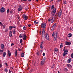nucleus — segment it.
Instances as JSON below:
<instances>
[{
    "label": "nucleus",
    "instance_id": "1",
    "mask_svg": "<svg viewBox=\"0 0 73 73\" xmlns=\"http://www.w3.org/2000/svg\"><path fill=\"white\" fill-rule=\"evenodd\" d=\"M45 27H46V23H42L41 24V28L43 29L42 31H45Z\"/></svg>",
    "mask_w": 73,
    "mask_h": 73
},
{
    "label": "nucleus",
    "instance_id": "2",
    "mask_svg": "<svg viewBox=\"0 0 73 73\" xmlns=\"http://www.w3.org/2000/svg\"><path fill=\"white\" fill-rule=\"evenodd\" d=\"M52 36L54 37V41H55L56 40V39L57 38V33H55L54 34L53 33L52 34Z\"/></svg>",
    "mask_w": 73,
    "mask_h": 73
},
{
    "label": "nucleus",
    "instance_id": "3",
    "mask_svg": "<svg viewBox=\"0 0 73 73\" xmlns=\"http://www.w3.org/2000/svg\"><path fill=\"white\" fill-rule=\"evenodd\" d=\"M63 51H64V52L63 53V57L65 56L68 53V50H66L65 49V47H64V48Z\"/></svg>",
    "mask_w": 73,
    "mask_h": 73
},
{
    "label": "nucleus",
    "instance_id": "4",
    "mask_svg": "<svg viewBox=\"0 0 73 73\" xmlns=\"http://www.w3.org/2000/svg\"><path fill=\"white\" fill-rule=\"evenodd\" d=\"M45 60H46V58L45 57H44L43 58V60H42L41 63V65H43L44 64V62H45Z\"/></svg>",
    "mask_w": 73,
    "mask_h": 73
},
{
    "label": "nucleus",
    "instance_id": "5",
    "mask_svg": "<svg viewBox=\"0 0 73 73\" xmlns=\"http://www.w3.org/2000/svg\"><path fill=\"white\" fill-rule=\"evenodd\" d=\"M57 14L58 17H60L61 16V15L62 14V10H60L59 12L57 13Z\"/></svg>",
    "mask_w": 73,
    "mask_h": 73
},
{
    "label": "nucleus",
    "instance_id": "6",
    "mask_svg": "<svg viewBox=\"0 0 73 73\" xmlns=\"http://www.w3.org/2000/svg\"><path fill=\"white\" fill-rule=\"evenodd\" d=\"M23 18L25 19V20H28V17L27 16V15L24 14L23 16Z\"/></svg>",
    "mask_w": 73,
    "mask_h": 73
},
{
    "label": "nucleus",
    "instance_id": "7",
    "mask_svg": "<svg viewBox=\"0 0 73 73\" xmlns=\"http://www.w3.org/2000/svg\"><path fill=\"white\" fill-rule=\"evenodd\" d=\"M45 37L46 39L47 40H49V35L47 33H46V34Z\"/></svg>",
    "mask_w": 73,
    "mask_h": 73
},
{
    "label": "nucleus",
    "instance_id": "8",
    "mask_svg": "<svg viewBox=\"0 0 73 73\" xmlns=\"http://www.w3.org/2000/svg\"><path fill=\"white\" fill-rule=\"evenodd\" d=\"M1 12L3 13L5 12V9L4 8V7H2L1 9Z\"/></svg>",
    "mask_w": 73,
    "mask_h": 73
},
{
    "label": "nucleus",
    "instance_id": "9",
    "mask_svg": "<svg viewBox=\"0 0 73 73\" xmlns=\"http://www.w3.org/2000/svg\"><path fill=\"white\" fill-rule=\"evenodd\" d=\"M42 37L45 36V31H42Z\"/></svg>",
    "mask_w": 73,
    "mask_h": 73
},
{
    "label": "nucleus",
    "instance_id": "10",
    "mask_svg": "<svg viewBox=\"0 0 73 73\" xmlns=\"http://www.w3.org/2000/svg\"><path fill=\"white\" fill-rule=\"evenodd\" d=\"M65 44L66 45H70L71 44V42H68L67 41L65 43Z\"/></svg>",
    "mask_w": 73,
    "mask_h": 73
},
{
    "label": "nucleus",
    "instance_id": "11",
    "mask_svg": "<svg viewBox=\"0 0 73 73\" xmlns=\"http://www.w3.org/2000/svg\"><path fill=\"white\" fill-rule=\"evenodd\" d=\"M56 12V8H54L53 10V11L52 12V13H55Z\"/></svg>",
    "mask_w": 73,
    "mask_h": 73
},
{
    "label": "nucleus",
    "instance_id": "12",
    "mask_svg": "<svg viewBox=\"0 0 73 73\" xmlns=\"http://www.w3.org/2000/svg\"><path fill=\"white\" fill-rule=\"evenodd\" d=\"M24 36V34H21L19 37L20 38H22V37H23Z\"/></svg>",
    "mask_w": 73,
    "mask_h": 73
},
{
    "label": "nucleus",
    "instance_id": "13",
    "mask_svg": "<svg viewBox=\"0 0 73 73\" xmlns=\"http://www.w3.org/2000/svg\"><path fill=\"white\" fill-rule=\"evenodd\" d=\"M8 55H9V57H11V53H10V51L9 50H8Z\"/></svg>",
    "mask_w": 73,
    "mask_h": 73
},
{
    "label": "nucleus",
    "instance_id": "14",
    "mask_svg": "<svg viewBox=\"0 0 73 73\" xmlns=\"http://www.w3.org/2000/svg\"><path fill=\"white\" fill-rule=\"evenodd\" d=\"M1 49H4V45L3 44H1Z\"/></svg>",
    "mask_w": 73,
    "mask_h": 73
},
{
    "label": "nucleus",
    "instance_id": "15",
    "mask_svg": "<svg viewBox=\"0 0 73 73\" xmlns=\"http://www.w3.org/2000/svg\"><path fill=\"white\" fill-rule=\"evenodd\" d=\"M24 37H23V40H26V39H27V37L26 35H24Z\"/></svg>",
    "mask_w": 73,
    "mask_h": 73
},
{
    "label": "nucleus",
    "instance_id": "16",
    "mask_svg": "<svg viewBox=\"0 0 73 73\" xmlns=\"http://www.w3.org/2000/svg\"><path fill=\"white\" fill-rule=\"evenodd\" d=\"M54 17H52L51 20V23H53L54 22Z\"/></svg>",
    "mask_w": 73,
    "mask_h": 73
},
{
    "label": "nucleus",
    "instance_id": "17",
    "mask_svg": "<svg viewBox=\"0 0 73 73\" xmlns=\"http://www.w3.org/2000/svg\"><path fill=\"white\" fill-rule=\"evenodd\" d=\"M63 44H64V43H61V44H60V48H62V47H63V46L64 45Z\"/></svg>",
    "mask_w": 73,
    "mask_h": 73
},
{
    "label": "nucleus",
    "instance_id": "18",
    "mask_svg": "<svg viewBox=\"0 0 73 73\" xmlns=\"http://www.w3.org/2000/svg\"><path fill=\"white\" fill-rule=\"evenodd\" d=\"M12 31H10L9 32V36L12 37Z\"/></svg>",
    "mask_w": 73,
    "mask_h": 73
},
{
    "label": "nucleus",
    "instance_id": "19",
    "mask_svg": "<svg viewBox=\"0 0 73 73\" xmlns=\"http://www.w3.org/2000/svg\"><path fill=\"white\" fill-rule=\"evenodd\" d=\"M68 37H72V34L71 33L69 34L68 35Z\"/></svg>",
    "mask_w": 73,
    "mask_h": 73
},
{
    "label": "nucleus",
    "instance_id": "20",
    "mask_svg": "<svg viewBox=\"0 0 73 73\" xmlns=\"http://www.w3.org/2000/svg\"><path fill=\"white\" fill-rule=\"evenodd\" d=\"M71 61H72V59H71V58H70L68 59V62L70 63L71 62Z\"/></svg>",
    "mask_w": 73,
    "mask_h": 73
},
{
    "label": "nucleus",
    "instance_id": "21",
    "mask_svg": "<svg viewBox=\"0 0 73 73\" xmlns=\"http://www.w3.org/2000/svg\"><path fill=\"white\" fill-rule=\"evenodd\" d=\"M17 50H16L15 53V57H16V56H17Z\"/></svg>",
    "mask_w": 73,
    "mask_h": 73
},
{
    "label": "nucleus",
    "instance_id": "22",
    "mask_svg": "<svg viewBox=\"0 0 73 73\" xmlns=\"http://www.w3.org/2000/svg\"><path fill=\"white\" fill-rule=\"evenodd\" d=\"M24 53L22 52L21 54V57H24Z\"/></svg>",
    "mask_w": 73,
    "mask_h": 73
},
{
    "label": "nucleus",
    "instance_id": "23",
    "mask_svg": "<svg viewBox=\"0 0 73 73\" xmlns=\"http://www.w3.org/2000/svg\"><path fill=\"white\" fill-rule=\"evenodd\" d=\"M6 55V53L5 52H4L3 54V57H5Z\"/></svg>",
    "mask_w": 73,
    "mask_h": 73
},
{
    "label": "nucleus",
    "instance_id": "24",
    "mask_svg": "<svg viewBox=\"0 0 73 73\" xmlns=\"http://www.w3.org/2000/svg\"><path fill=\"white\" fill-rule=\"evenodd\" d=\"M13 33L14 35H15V29H13Z\"/></svg>",
    "mask_w": 73,
    "mask_h": 73
},
{
    "label": "nucleus",
    "instance_id": "25",
    "mask_svg": "<svg viewBox=\"0 0 73 73\" xmlns=\"http://www.w3.org/2000/svg\"><path fill=\"white\" fill-rule=\"evenodd\" d=\"M23 28L24 30H26V29H27V27L25 26L23 27Z\"/></svg>",
    "mask_w": 73,
    "mask_h": 73
},
{
    "label": "nucleus",
    "instance_id": "26",
    "mask_svg": "<svg viewBox=\"0 0 73 73\" xmlns=\"http://www.w3.org/2000/svg\"><path fill=\"white\" fill-rule=\"evenodd\" d=\"M4 71L6 72H8V69H7V68H5V69L4 70Z\"/></svg>",
    "mask_w": 73,
    "mask_h": 73
},
{
    "label": "nucleus",
    "instance_id": "27",
    "mask_svg": "<svg viewBox=\"0 0 73 73\" xmlns=\"http://www.w3.org/2000/svg\"><path fill=\"white\" fill-rule=\"evenodd\" d=\"M54 28H55V27L54 26H52V29H51L52 31H53L54 29Z\"/></svg>",
    "mask_w": 73,
    "mask_h": 73
},
{
    "label": "nucleus",
    "instance_id": "28",
    "mask_svg": "<svg viewBox=\"0 0 73 73\" xmlns=\"http://www.w3.org/2000/svg\"><path fill=\"white\" fill-rule=\"evenodd\" d=\"M21 10H22V9L19 8L18 9V12H20V11H21Z\"/></svg>",
    "mask_w": 73,
    "mask_h": 73
},
{
    "label": "nucleus",
    "instance_id": "29",
    "mask_svg": "<svg viewBox=\"0 0 73 73\" xmlns=\"http://www.w3.org/2000/svg\"><path fill=\"white\" fill-rule=\"evenodd\" d=\"M5 32H8V29L7 28V29H6L5 30Z\"/></svg>",
    "mask_w": 73,
    "mask_h": 73
},
{
    "label": "nucleus",
    "instance_id": "30",
    "mask_svg": "<svg viewBox=\"0 0 73 73\" xmlns=\"http://www.w3.org/2000/svg\"><path fill=\"white\" fill-rule=\"evenodd\" d=\"M54 5H52V6L51 7V9H53L54 8Z\"/></svg>",
    "mask_w": 73,
    "mask_h": 73
},
{
    "label": "nucleus",
    "instance_id": "31",
    "mask_svg": "<svg viewBox=\"0 0 73 73\" xmlns=\"http://www.w3.org/2000/svg\"><path fill=\"white\" fill-rule=\"evenodd\" d=\"M9 12V9H8L7 11V13H8Z\"/></svg>",
    "mask_w": 73,
    "mask_h": 73
},
{
    "label": "nucleus",
    "instance_id": "32",
    "mask_svg": "<svg viewBox=\"0 0 73 73\" xmlns=\"http://www.w3.org/2000/svg\"><path fill=\"white\" fill-rule=\"evenodd\" d=\"M34 23L35 24H38V22L36 21H35Z\"/></svg>",
    "mask_w": 73,
    "mask_h": 73
},
{
    "label": "nucleus",
    "instance_id": "33",
    "mask_svg": "<svg viewBox=\"0 0 73 73\" xmlns=\"http://www.w3.org/2000/svg\"><path fill=\"white\" fill-rule=\"evenodd\" d=\"M55 16L56 17V18H57V17H58V15H57V13H56V14Z\"/></svg>",
    "mask_w": 73,
    "mask_h": 73
},
{
    "label": "nucleus",
    "instance_id": "34",
    "mask_svg": "<svg viewBox=\"0 0 73 73\" xmlns=\"http://www.w3.org/2000/svg\"><path fill=\"white\" fill-rule=\"evenodd\" d=\"M9 29H10V30H11V29H12L11 26H9Z\"/></svg>",
    "mask_w": 73,
    "mask_h": 73
},
{
    "label": "nucleus",
    "instance_id": "35",
    "mask_svg": "<svg viewBox=\"0 0 73 73\" xmlns=\"http://www.w3.org/2000/svg\"><path fill=\"white\" fill-rule=\"evenodd\" d=\"M56 23H55V24H54V25L53 26L54 27H56Z\"/></svg>",
    "mask_w": 73,
    "mask_h": 73
},
{
    "label": "nucleus",
    "instance_id": "36",
    "mask_svg": "<svg viewBox=\"0 0 73 73\" xmlns=\"http://www.w3.org/2000/svg\"><path fill=\"white\" fill-rule=\"evenodd\" d=\"M19 8H20V9H23V7H21V6H19Z\"/></svg>",
    "mask_w": 73,
    "mask_h": 73
},
{
    "label": "nucleus",
    "instance_id": "37",
    "mask_svg": "<svg viewBox=\"0 0 73 73\" xmlns=\"http://www.w3.org/2000/svg\"><path fill=\"white\" fill-rule=\"evenodd\" d=\"M64 70L66 72H67L68 71V69L67 68H65L64 69Z\"/></svg>",
    "mask_w": 73,
    "mask_h": 73
},
{
    "label": "nucleus",
    "instance_id": "38",
    "mask_svg": "<svg viewBox=\"0 0 73 73\" xmlns=\"http://www.w3.org/2000/svg\"><path fill=\"white\" fill-rule=\"evenodd\" d=\"M67 66H68V67H69V66L70 67H72V66H71L70 64H68Z\"/></svg>",
    "mask_w": 73,
    "mask_h": 73
},
{
    "label": "nucleus",
    "instance_id": "39",
    "mask_svg": "<svg viewBox=\"0 0 73 73\" xmlns=\"http://www.w3.org/2000/svg\"><path fill=\"white\" fill-rule=\"evenodd\" d=\"M20 43H22L23 42V40L22 39H21L20 40Z\"/></svg>",
    "mask_w": 73,
    "mask_h": 73
},
{
    "label": "nucleus",
    "instance_id": "40",
    "mask_svg": "<svg viewBox=\"0 0 73 73\" xmlns=\"http://www.w3.org/2000/svg\"><path fill=\"white\" fill-rule=\"evenodd\" d=\"M36 54H37V56H39V55L40 54H39V52H37Z\"/></svg>",
    "mask_w": 73,
    "mask_h": 73
},
{
    "label": "nucleus",
    "instance_id": "41",
    "mask_svg": "<svg viewBox=\"0 0 73 73\" xmlns=\"http://www.w3.org/2000/svg\"><path fill=\"white\" fill-rule=\"evenodd\" d=\"M0 24L2 25V26H3V23H2L1 22H0Z\"/></svg>",
    "mask_w": 73,
    "mask_h": 73
},
{
    "label": "nucleus",
    "instance_id": "42",
    "mask_svg": "<svg viewBox=\"0 0 73 73\" xmlns=\"http://www.w3.org/2000/svg\"><path fill=\"white\" fill-rule=\"evenodd\" d=\"M40 49H42L43 47L42 46V45H40Z\"/></svg>",
    "mask_w": 73,
    "mask_h": 73
},
{
    "label": "nucleus",
    "instance_id": "43",
    "mask_svg": "<svg viewBox=\"0 0 73 73\" xmlns=\"http://www.w3.org/2000/svg\"><path fill=\"white\" fill-rule=\"evenodd\" d=\"M55 51H56V52L58 51V49H57V48H55Z\"/></svg>",
    "mask_w": 73,
    "mask_h": 73
},
{
    "label": "nucleus",
    "instance_id": "44",
    "mask_svg": "<svg viewBox=\"0 0 73 73\" xmlns=\"http://www.w3.org/2000/svg\"><path fill=\"white\" fill-rule=\"evenodd\" d=\"M11 27L12 28H16V27H15V26H11Z\"/></svg>",
    "mask_w": 73,
    "mask_h": 73
},
{
    "label": "nucleus",
    "instance_id": "45",
    "mask_svg": "<svg viewBox=\"0 0 73 73\" xmlns=\"http://www.w3.org/2000/svg\"><path fill=\"white\" fill-rule=\"evenodd\" d=\"M71 57H72V58H73V53L71 54Z\"/></svg>",
    "mask_w": 73,
    "mask_h": 73
},
{
    "label": "nucleus",
    "instance_id": "46",
    "mask_svg": "<svg viewBox=\"0 0 73 73\" xmlns=\"http://www.w3.org/2000/svg\"><path fill=\"white\" fill-rule=\"evenodd\" d=\"M22 2H23V1H27V0H21Z\"/></svg>",
    "mask_w": 73,
    "mask_h": 73
},
{
    "label": "nucleus",
    "instance_id": "47",
    "mask_svg": "<svg viewBox=\"0 0 73 73\" xmlns=\"http://www.w3.org/2000/svg\"><path fill=\"white\" fill-rule=\"evenodd\" d=\"M63 4L64 5H65V4H66V1H65L64 3Z\"/></svg>",
    "mask_w": 73,
    "mask_h": 73
},
{
    "label": "nucleus",
    "instance_id": "48",
    "mask_svg": "<svg viewBox=\"0 0 73 73\" xmlns=\"http://www.w3.org/2000/svg\"><path fill=\"white\" fill-rule=\"evenodd\" d=\"M42 44H43V42H41V44H40V45H42Z\"/></svg>",
    "mask_w": 73,
    "mask_h": 73
},
{
    "label": "nucleus",
    "instance_id": "49",
    "mask_svg": "<svg viewBox=\"0 0 73 73\" xmlns=\"http://www.w3.org/2000/svg\"><path fill=\"white\" fill-rule=\"evenodd\" d=\"M5 27H6V26H5V25H4L3 26V28H5Z\"/></svg>",
    "mask_w": 73,
    "mask_h": 73
},
{
    "label": "nucleus",
    "instance_id": "50",
    "mask_svg": "<svg viewBox=\"0 0 73 73\" xmlns=\"http://www.w3.org/2000/svg\"><path fill=\"white\" fill-rule=\"evenodd\" d=\"M31 25H28V27H31Z\"/></svg>",
    "mask_w": 73,
    "mask_h": 73
},
{
    "label": "nucleus",
    "instance_id": "51",
    "mask_svg": "<svg viewBox=\"0 0 73 73\" xmlns=\"http://www.w3.org/2000/svg\"><path fill=\"white\" fill-rule=\"evenodd\" d=\"M2 67V65L1 64H0V68H1Z\"/></svg>",
    "mask_w": 73,
    "mask_h": 73
},
{
    "label": "nucleus",
    "instance_id": "52",
    "mask_svg": "<svg viewBox=\"0 0 73 73\" xmlns=\"http://www.w3.org/2000/svg\"><path fill=\"white\" fill-rule=\"evenodd\" d=\"M50 21H51V20L50 19H48V21L50 22Z\"/></svg>",
    "mask_w": 73,
    "mask_h": 73
},
{
    "label": "nucleus",
    "instance_id": "53",
    "mask_svg": "<svg viewBox=\"0 0 73 73\" xmlns=\"http://www.w3.org/2000/svg\"><path fill=\"white\" fill-rule=\"evenodd\" d=\"M55 13H53L52 14V15L53 16H54L55 15Z\"/></svg>",
    "mask_w": 73,
    "mask_h": 73
},
{
    "label": "nucleus",
    "instance_id": "54",
    "mask_svg": "<svg viewBox=\"0 0 73 73\" xmlns=\"http://www.w3.org/2000/svg\"><path fill=\"white\" fill-rule=\"evenodd\" d=\"M0 52H3V51H2V50H0Z\"/></svg>",
    "mask_w": 73,
    "mask_h": 73
},
{
    "label": "nucleus",
    "instance_id": "55",
    "mask_svg": "<svg viewBox=\"0 0 73 73\" xmlns=\"http://www.w3.org/2000/svg\"><path fill=\"white\" fill-rule=\"evenodd\" d=\"M5 65H7V66H8V65L7 64V63H5Z\"/></svg>",
    "mask_w": 73,
    "mask_h": 73
},
{
    "label": "nucleus",
    "instance_id": "56",
    "mask_svg": "<svg viewBox=\"0 0 73 73\" xmlns=\"http://www.w3.org/2000/svg\"><path fill=\"white\" fill-rule=\"evenodd\" d=\"M45 54L44 53H43V56H45Z\"/></svg>",
    "mask_w": 73,
    "mask_h": 73
},
{
    "label": "nucleus",
    "instance_id": "57",
    "mask_svg": "<svg viewBox=\"0 0 73 73\" xmlns=\"http://www.w3.org/2000/svg\"><path fill=\"white\" fill-rule=\"evenodd\" d=\"M13 45H14V44H13V43H12V44H11V46H13Z\"/></svg>",
    "mask_w": 73,
    "mask_h": 73
},
{
    "label": "nucleus",
    "instance_id": "58",
    "mask_svg": "<svg viewBox=\"0 0 73 73\" xmlns=\"http://www.w3.org/2000/svg\"><path fill=\"white\" fill-rule=\"evenodd\" d=\"M10 13H11V14H12V11H10Z\"/></svg>",
    "mask_w": 73,
    "mask_h": 73
},
{
    "label": "nucleus",
    "instance_id": "59",
    "mask_svg": "<svg viewBox=\"0 0 73 73\" xmlns=\"http://www.w3.org/2000/svg\"><path fill=\"white\" fill-rule=\"evenodd\" d=\"M40 53H42V50H40Z\"/></svg>",
    "mask_w": 73,
    "mask_h": 73
},
{
    "label": "nucleus",
    "instance_id": "60",
    "mask_svg": "<svg viewBox=\"0 0 73 73\" xmlns=\"http://www.w3.org/2000/svg\"><path fill=\"white\" fill-rule=\"evenodd\" d=\"M18 50H19V51H21V50L20 48H19Z\"/></svg>",
    "mask_w": 73,
    "mask_h": 73
},
{
    "label": "nucleus",
    "instance_id": "61",
    "mask_svg": "<svg viewBox=\"0 0 73 73\" xmlns=\"http://www.w3.org/2000/svg\"><path fill=\"white\" fill-rule=\"evenodd\" d=\"M11 70H9V73H11Z\"/></svg>",
    "mask_w": 73,
    "mask_h": 73
},
{
    "label": "nucleus",
    "instance_id": "62",
    "mask_svg": "<svg viewBox=\"0 0 73 73\" xmlns=\"http://www.w3.org/2000/svg\"><path fill=\"white\" fill-rule=\"evenodd\" d=\"M57 72H58V73H60L59 71H57Z\"/></svg>",
    "mask_w": 73,
    "mask_h": 73
},
{
    "label": "nucleus",
    "instance_id": "63",
    "mask_svg": "<svg viewBox=\"0 0 73 73\" xmlns=\"http://www.w3.org/2000/svg\"><path fill=\"white\" fill-rule=\"evenodd\" d=\"M58 0V1H59V2H60V1H61V0Z\"/></svg>",
    "mask_w": 73,
    "mask_h": 73
},
{
    "label": "nucleus",
    "instance_id": "64",
    "mask_svg": "<svg viewBox=\"0 0 73 73\" xmlns=\"http://www.w3.org/2000/svg\"><path fill=\"white\" fill-rule=\"evenodd\" d=\"M18 18L19 19V20H20V18H19V17H18Z\"/></svg>",
    "mask_w": 73,
    "mask_h": 73
}]
</instances>
